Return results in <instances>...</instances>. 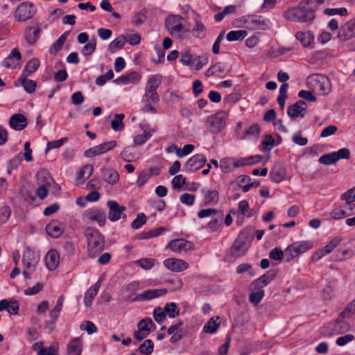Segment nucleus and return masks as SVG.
Segmentation results:
<instances>
[{"instance_id":"nucleus-26","label":"nucleus","mask_w":355,"mask_h":355,"mask_svg":"<svg viewBox=\"0 0 355 355\" xmlns=\"http://www.w3.org/2000/svg\"><path fill=\"white\" fill-rule=\"evenodd\" d=\"M277 272L275 270H270L266 274L261 276L259 279L252 283V287L262 288L267 286L272 279L275 278Z\"/></svg>"},{"instance_id":"nucleus-21","label":"nucleus","mask_w":355,"mask_h":355,"mask_svg":"<svg viewBox=\"0 0 355 355\" xmlns=\"http://www.w3.org/2000/svg\"><path fill=\"white\" fill-rule=\"evenodd\" d=\"M207 159L202 154H196L189 159L185 163L187 171L193 172L202 168L206 163Z\"/></svg>"},{"instance_id":"nucleus-42","label":"nucleus","mask_w":355,"mask_h":355,"mask_svg":"<svg viewBox=\"0 0 355 355\" xmlns=\"http://www.w3.org/2000/svg\"><path fill=\"white\" fill-rule=\"evenodd\" d=\"M292 50V48H282L280 46H272L267 53V55L271 58H275L282 55Z\"/></svg>"},{"instance_id":"nucleus-18","label":"nucleus","mask_w":355,"mask_h":355,"mask_svg":"<svg viewBox=\"0 0 355 355\" xmlns=\"http://www.w3.org/2000/svg\"><path fill=\"white\" fill-rule=\"evenodd\" d=\"M306 103L300 100L294 104L289 105L287 108V114L292 119L304 117L306 114Z\"/></svg>"},{"instance_id":"nucleus-32","label":"nucleus","mask_w":355,"mask_h":355,"mask_svg":"<svg viewBox=\"0 0 355 355\" xmlns=\"http://www.w3.org/2000/svg\"><path fill=\"white\" fill-rule=\"evenodd\" d=\"M286 175V171L280 164L275 165L270 172V176L274 182L279 183L282 182Z\"/></svg>"},{"instance_id":"nucleus-19","label":"nucleus","mask_w":355,"mask_h":355,"mask_svg":"<svg viewBox=\"0 0 355 355\" xmlns=\"http://www.w3.org/2000/svg\"><path fill=\"white\" fill-rule=\"evenodd\" d=\"M37 178L39 184H42V182L44 184H42L37 188L36 194L40 198L44 199L48 194V191L46 186L50 183L51 178L45 171L38 172L37 174Z\"/></svg>"},{"instance_id":"nucleus-53","label":"nucleus","mask_w":355,"mask_h":355,"mask_svg":"<svg viewBox=\"0 0 355 355\" xmlns=\"http://www.w3.org/2000/svg\"><path fill=\"white\" fill-rule=\"evenodd\" d=\"M135 148L128 146L125 148L121 153V157L127 162H130L135 159Z\"/></svg>"},{"instance_id":"nucleus-55","label":"nucleus","mask_w":355,"mask_h":355,"mask_svg":"<svg viewBox=\"0 0 355 355\" xmlns=\"http://www.w3.org/2000/svg\"><path fill=\"white\" fill-rule=\"evenodd\" d=\"M155 261V259L152 258H142L137 260L135 264L145 270H148L154 266Z\"/></svg>"},{"instance_id":"nucleus-57","label":"nucleus","mask_w":355,"mask_h":355,"mask_svg":"<svg viewBox=\"0 0 355 355\" xmlns=\"http://www.w3.org/2000/svg\"><path fill=\"white\" fill-rule=\"evenodd\" d=\"M324 13L328 16H334L336 15H339L340 16H347L348 15L347 10L345 8H325L324 10Z\"/></svg>"},{"instance_id":"nucleus-16","label":"nucleus","mask_w":355,"mask_h":355,"mask_svg":"<svg viewBox=\"0 0 355 355\" xmlns=\"http://www.w3.org/2000/svg\"><path fill=\"white\" fill-rule=\"evenodd\" d=\"M193 243L183 239H174L171 241L167 247L172 251L177 253L187 252L193 248Z\"/></svg>"},{"instance_id":"nucleus-50","label":"nucleus","mask_w":355,"mask_h":355,"mask_svg":"<svg viewBox=\"0 0 355 355\" xmlns=\"http://www.w3.org/2000/svg\"><path fill=\"white\" fill-rule=\"evenodd\" d=\"M154 345L151 340H146L139 347V351L144 355H149L153 352Z\"/></svg>"},{"instance_id":"nucleus-23","label":"nucleus","mask_w":355,"mask_h":355,"mask_svg":"<svg viewBox=\"0 0 355 355\" xmlns=\"http://www.w3.org/2000/svg\"><path fill=\"white\" fill-rule=\"evenodd\" d=\"M166 268L173 272H182L188 268L189 265L182 259L170 258L164 261Z\"/></svg>"},{"instance_id":"nucleus-30","label":"nucleus","mask_w":355,"mask_h":355,"mask_svg":"<svg viewBox=\"0 0 355 355\" xmlns=\"http://www.w3.org/2000/svg\"><path fill=\"white\" fill-rule=\"evenodd\" d=\"M46 266L49 270H55L59 263V254L55 250H51L45 257Z\"/></svg>"},{"instance_id":"nucleus-25","label":"nucleus","mask_w":355,"mask_h":355,"mask_svg":"<svg viewBox=\"0 0 355 355\" xmlns=\"http://www.w3.org/2000/svg\"><path fill=\"white\" fill-rule=\"evenodd\" d=\"M10 126L16 130H21L27 125L26 118L21 114H15L9 121Z\"/></svg>"},{"instance_id":"nucleus-44","label":"nucleus","mask_w":355,"mask_h":355,"mask_svg":"<svg viewBox=\"0 0 355 355\" xmlns=\"http://www.w3.org/2000/svg\"><path fill=\"white\" fill-rule=\"evenodd\" d=\"M138 73L136 71H132L116 78L114 82L117 84L127 85L128 83H134L138 79Z\"/></svg>"},{"instance_id":"nucleus-10","label":"nucleus","mask_w":355,"mask_h":355,"mask_svg":"<svg viewBox=\"0 0 355 355\" xmlns=\"http://www.w3.org/2000/svg\"><path fill=\"white\" fill-rule=\"evenodd\" d=\"M286 16L288 19L292 21H297L300 22H305L312 20L315 17L313 11L300 3L299 6L293 10H288Z\"/></svg>"},{"instance_id":"nucleus-13","label":"nucleus","mask_w":355,"mask_h":355,"mask_svg":"<svg viewBox=\"0 0 355 355\" xmlns=\"http://www.w3.org/2000/svg\"><path fill=\"white\" fill-rule=\"evenodd\" d=\"M168 291L166 288H159V289H149L146 290L142 293L136 295L130 300V297L127 299V301L132 302H142L148 301L153 299L163 296L167 293Z\"/></svg>"},{"instance_id":"nucleus-22","label":"nucleus","mask_w":355,"mask_h":355,"mask_svg":"<svg viewBox=\"0 0 355 355\" xmlns=\"http://www.w3.org/2000/svg\"><path fill=\"white\" fill-rule=\"evenodd\" d=\"M85 216L91 221H96L100 226H103L106 223V214L99 208H93L86 211Z\"/></svg>"},{"instance_id":"nucleus-39","label":"nucleus","mask_w":355,"mask_h":355,"mask_svg":"<svg viewBox=\"0 0 355 355\" xmlns=\"http://www.w3.org/2000/svg\"><path fill=\"white\" fill-rule=\"evenodd\" d=\"M40 64V60L37 58H32L27 62L21 75H26V76H31L37 70Z\"/></svg>"},{"instance_id":"nucleus-34","label":"nucleus","mask_w":355,"mask_h":355,"mask_svg":"<svg viewBox=\"0 0 355 355\" xmlns=\"http://www.w3.org/2000/svg\"><path fill=\"white\" fill-rule=\"evenodd\" d=\"M82 348L81 339L75 338L70 340L67 345V355H80Z\"/></svg>"},{"instance_id":"nucleus-27","label":"nucleus","mask_w":355,"mask_h":355,"mask_svg":"<svg viewBox=\"0 0 355 355\" xmlns=\"http://www.w3.org/2000/svg\"><path fill=\"white\" fill-rule=\"evenodd\" d=\"M102 176L103 180L110 184H115L119 180V173L111 168H103Z\"/></svg>"},{"instance_id":"nucleus-43","label":"nucleus","mask_w":355,"mask_h":355,"mask_svg":"<svg viewBox=\"0 0 355 355\" xmlns=\"http://www.w3.org/2000/svg\"><path fill=\"white\" fill-rule=\"evenodd\" d=\"M190 35L197 38H203L206 35V28L200 21L196 20L195 26L190 30Z\"/></svg>"},{"instance_id":"nucleus-7","label":"nucleus","mask_w":355,"mask_h":355,"mask_svg":"<svg viewBox=\"0 0 355 355\" xmlns=\"http://www.w3.org/2000/svg\"><path fill=\"white\" fill-rule=\"evenodd\" d=\"M228 116V112L220 110L208 116L205 121L206 129L213 134L220 132L226 125V119Z\"/></svg>"},{"instance_id":"nucleus-11","label":"nucleus","mask_w":355,"mask_h":355,"mask_svg":"<svg viewBox=\"0 0 355 355\" xmlns=\"http://www.w3.org/2000/svg\"><path fill=\"white\" fill-rule=\"evenodd\" d=\"M183 65L189 66L191 69L200 70L208 63L209 59L206 55L201 56H193L189 52L182 53L180 59Z\"/></svg>"},{"instance_id":"nucleus-3","label":"nucleus","mask_w":355,"mask_h":355,"mask_svg":"<svg viewBox=\"0 0 355 355\" xmlns=\"http://www.w3.org/2000/svg\"><path fill=\"white\" fill-rule=\"evenodd\" d=\"M254 239L253 230L250 227L243 230L234 241L230 254L232 257H239L245 254Z\"/></svg>"},{"instance_id":"nucleus-40","label":"nucleus","mask_w":355,"mask_h":355,"mask_svg":"<svg viewBox=\"0 0 355 355\" xmlns=\"http://www.w3.org/2000/svg\"><path fill=\"white\" fill-rule=\"evenodd\" d=\"M40 30L38 27H31L26 31V39L29 44H33L37 42Z\"/></svg>"},{"instance_id":"nucleus-24","label":"nucleus","mask_w":355,"mask_h":355,"mask_svg":"<svg viewBox=\"0 0 355 355\" xmlns=\"http://www.w3.org/2000/svg\"><path fill=\"white\" fill-rule=\"evenodd\" d=\"M46 232L53 238H59L64 232V225L57 220H53L46 225Z\"/></svg>"},{"instance_id":"nucleus-35","label":"nucleus","mask_w":355,"mask_h":355,"mask_svg":"<svg viewBox=\"0 0 355 355\" xmlns=\"http://www.w3.org/2000/svg\"><path fill=\"white\" fill-rule=\"evenodd\" d=\"M100 288V284L98 282L92 286H91L85 293L84 303L86 307L92 306V300L97 295Z\"/></svg>"},{"instance_id":"nucleus-15","label":"nucleus","mask_w":355,"mask_h":355,"mask_svg":"<svg viewBox=\"0 0 355 355\" xmlns=\"http://www.w3.org/2000/svg\"><path fill=\"white\" fill-rule=\"evenodd\" d=\"M338 37L341 42H345L355 37V17L341 26Z\"/></svg>"},{"instance_id":"nucleus-38","label":"nucleus","mask_w":355,"mask_h":355,"mask_svg":"<svg viewBox=\"0 0 355 355\" xmlns=\"http://www.w3.org/2000/svg\"><path fill=\"white\" fill-rule=\"evenodd\" d=\"M28 77L26 75H21L18 81L20 82L27 93L33 94L35 91L37 83L35 80L27 79Z\"/></svg>"},{"instance_id":"nucleus-48","label":"nucleus","mask_w":355,"mask_h":355,"mask_svg":"<svg viewBox=\"0 0 355 355\" xmlns=\"http://www.w3.org/2000/svg\"><path fill=\"white\" fill-rule=\"evenodd\" d=\"M163 309L165 311L166 315H168L171 318H174L179 315V309L174 302L166 304Z\"/></svg>"},{"instance_id":"nucleus-33","label":"nucleus","mask_w":355,"mask_h":355,"mask_svg":"<svg viewBox=\"0 0 355 355\" xmlns=\"http://www.w3.org/2000/svg\"><path fill=\"white\" fill-rule=\"evenodd\" d=\"M21 55L19 51L15 48L10 53L3 61V66L7 68L14 67L15 66V60H21Z\"/></svg>"},{"instance_id":"nucleus-59","label":"nucleus","mask_w":355,"mask_h":355,"mask_svg":"<svg viewBox=\"0 0 355 355\" xmlns=\"http://www.w3.org/2000/svg\"><path fill=\"white\" fill-rule=\"evenodd\" d=\"M220 322H217L214 318H211L204 326L203 329L205 332L214 334L216 331L219 327Z\"/></svg>"},{"instance_id":"nucleus-28","label":"nucleus","mask_w":355,"mask_h":355,"mask_svg":"<svg viewBox=\"0 0 355 355\" xmlns=\"http://www.w3.org/2000/svg\"><path fill=\"white\" fill-rule=\"evenodd\" d=\"M182 324L183 323L182 322H179L177 324L172 325L168 329V334L172 336L170 339V341L172 343H175L182 338L183 331L181 328Z\"/></svg>"},{"instance_id":"nucleus-5","label":"nucleus","mask_w":355,"mask_h":355,"mask_svg":"<svg viewBox=\"0 0 355 355\" xmlns=\"http://www.w3.org/2000/svg\"><path fill=\"white\" fill-rule=\"evenodd\" d=\"M345 317L339 314L337 319L330 321L320 329V334L324 337L346 333L350 329L349 324L345 320Z\"/></svg>"},{"instance_id":"nucleus-12","label":"nucleus","mask_w":355,"mask_h":355,"mask_svg":"<svg viewBox=\"0 0 355 355\" xmlns=\"http://www.w3.org/2000/svg\"><path fill=\"white\" fill-rule=\"evenodd\" d=\"M109 209L108 219L112 222H115L121 218H126V215L124 213L126 210L125 206H121L115 200H109L107 203Z\"/></svg>"},{"instance_id":"nucleus-1","label":"nucleus","mask_w":355,"mask_h":355,"mask_svg":"<svg viewBox=\"0 0 355 355\" xmlns=\"http://www.w3.org/2000/svg\"><path fill=\"white\" fill-rule=\"evenodd\" d=\"M84 234L87 239V254L90 258L97 257L105 249L104 236L95 228L87 227Z\"/></svg>"},{"instance_id":"nucleus-37","label":"nucleus","mask_w":355,"mask_h":355,"mask_svg":"<svg viewBox=\"0 0 355 355\" xmlns=\"http://www.w3.org/2000/svg\"><path fill=\"white\" fill-rule=\"evenodd\" d=\"M295 37L302 44H312L314 42V35L311 31H298Z\"/></svg>"},{"instance_id":"nucleus-64","label":"nucleus","mask_w":355,"mask_h":355,"mask_svg":"<svg viewBox=\"0 0 355 355\" xmlns=\"http://www.w3.org/2000/svg\"><path fill=\"white\" fill-rule=\"evenodd\" d=\"M355 312V299L352 300L349 304H347L346 308L340 314L341 317L345 318H350L352 314Z\"/></svg>"},{"instance_id":"nucleus-58","label":"nucleus","mask_w":355,"mask_h":355,"mask_svg":"<svg viewBox=\"0 0 355 355\" xmlns=\"http://www.w3.org/2000/svg\"><path fill=\"white\" fill-rule=\"evenodd\" d=\"M147 218L144 213H139L137 214L136 219H135L132 224L131 227L135 230L140 228L143 225L146 223Z\"/></svg>"},{"instance_id":"nucleus-20","label":"nucleus","mask_w":355,"mask_h":355,"mask_svg":"<svg viewBox=\"0 0 355 355\" xmlns=\"http://www.w3.org/2000/svg\"><path fill=\"white\" fill-rule=\"evenodd\" d=\"M141 36L138 33H125L114 39L110 44H139Z\"/></svg>"},{"instance_id":"nucleus-54","label":"nucleus","mask_w":355,"mask_h":355,"mask_svg":"<svg viewBox=\"0 0 355 355\" xmlns=\"http://www.w3.org/2000/svg\"><path fill=\"white\" fill-rule=\"evenodd\" d=\"M318 161L320 163L324 165L335 164L337 162L336 158V153L332 152L331 153L324 154L319 158Z\"/></svg>"},{"instance_id":"nucleus-51","label":"nucleus","mask_w":355,"mask_h":355,"mask_svg":"<svg viewBox=\"0 0 355 355\" xmlns=\"http://www.w3.org/2000/svg\"><path fill=\"white\" fill-rule=\"evenodd\" d=\"M261 144L263 152L270 151L275 145V139L271 135H266L263 139Z\"/></svg>"},{"instance_id":"nucleus-49","label":"nucleus","mask_w":355,"mask_h":355,"mask_svg":"<svg viewBox=\"0 0 355 355\" xmlns=\"http://www.w3.org/2000/svg\"><path fill=\"white\" fill-rule=\"evenodd\" d=\"M123 119H124V114H116L114 116V119L112 121V123H111L112 128L115 131H121L124 127V125L123 123Z\"/></svg>"},{"instance_id":"nucleus-47","label":"nucleus","mask_w":355,"mask_h":355,"mask_svg":"<svg viewBox=\"0 0 355 355\" xmlns=\"http://www.w3.org/2000/svg\"><path fill=\"white\" fill-rule=\"evenodd\" d=\"M171 46H155V51H156L158 58L155 59V58H153L151 59V61L156 64L162 63L164 60V56H165L164 50L168 49Z\"/></svg>"},{"instance_id":"nucleus-14","label":"nucleus","mask_w":355,"mask_h":355,"mask_svg":"<svg viewBox=\"0 0 355 355\" xmlns=\"http://www.w3.org/2000/svg\"><path fill=\"white\" fill-rule=\"evenodd\" d=\"M35 14L33 5L28 2L21 3L17 8L15 13V18L19 21H25L31 18Z\"/></svg>"},{"instance_id":"nucleus-17","label":"nucleus","mask_w":355,"mask_h":355,"mask_svg":"<svg viewBox=\"0 0 355 355\" xmlns=\"http://www.w3.org/2000/svg\"><path fill=\"white\" fill-rule=\"evenodd\" d=\"M153 321L150 318L142 319L137 324V331L134 334L135 338L141 341L146 338L150 332L149 326L153 324Z\"/></svg>"},{"instance_id":"nucleus-36","label":"nucleus","mask_w":355,"mask_h":355,"mask_svg":"<svg viewBox=\"0 0 355 355\" xmlns=\"http://www.w3.org/2000/svg\"><path fill=\"white\" fill-rule=\"evenodd\" d=\"M205 74L207 77L217 76L223 78L225 76V67L221 62H217L210 67Z\"/></svg>"},{"instance_id":"nucleus-61","label":"nucleus","mask_w":355,"mask_h":355,"mask_svg":"<svg viewBox=\"0 0 355 355\" xmlns=\"http://www.w3.org/2000/svg\"><path fill=\"white\" fill-rule=\"evenodd\" d=\"M330 216L333 219L338 220L346 218V215L343 208V205L335 207L331 211Z\"/></svg>"},{"instance_id":"nucleus-52","label":"nucleus","mask_w":355,"mask_h":355,"mask_svg":"<svg viewBox=\"0 0 355 355\" xmlns=\"http://www.w3.org/2000/svg\"><path fill=\"white\" fill-rule=\"evenodd\" d=\"M223 212L222 211H219L217 212V218H214L208 223V227L211 231H216L218 229L223 222Z\"/></svg>"},{"instance_id":"nucleus-6","label":"nucleus","mask_w":355,"mask_h":355,"mask_svg":"<svg viewBox=\"0 0 355 355\" xmlns=\"http://www.w3.org/2000/svg\"><path fill=\"white\" fill-rule=\"evenodd\" d=\"M234 25L237 27L248 30H266L268 28V21L259 15H245L234 21Z\"/></svg>"},{"instance_id":"nucleus-63","label":"nucleus","mask_w":355,"mask_h":355,"mask_svg":"<svg viewBox=\"0 0 355 355\" xmlns=\"http://www.w3.org/2000/svg\"><path fill=\"white\" fill-rule=\"evenodd\" d=\"M151 131L144 130L143 134L138 135L135 137L134 142L136 145H142L151 137Z\"/></svg>"},{"instance_id":"nucleus-9","label":"nucleus","mask_w":355,"mask_h":355,"mask_svg":"<svg viewBox=\"0 0 355 355\" xmlns=\"http://www.w3.org/2000/svg\"><path fill=\"white\" fill-rule=\"evenodd\" d=\"M313 244L310 241H303L294 242L289 245L285 250V256L286 261H290L301 254L304 253L309 249H311Z\"/></svg>"},{"instance_id":"nucleus-4","label":"nucleus","mask_w":355,"mask_h":355,"mask_svg":"<svg viewBox=\"0 0 355 355\" xmlns=\"http://www.w3.org/2000/svg\"><path fill=\"white\" fill-rule=\"evenodd\" d=\"M306 84L309 89L318 95L324 96L331 91V83L328 77L320 74L308 76Z\"/></svg>"},{"instance_id":"nucleus-62","label":"nucleus","mask_w":355,"mask_h":355,"mask_svg":"<svg viewBox=\"0 0 355 355\" xmlns=\"http://www.w3.org/2000/svg\"><path fill=\"white\" fill-rule=\"evenodd\" d=\"M340 199L345 202H355V186L352 189L347 190L340 196Z\"/></svg>"},{"instance_id":"nucleus-60","label":"nucleus","mask_w":355,"mask_h":355,"mask_svg":"<svg viewBox=\"0 0 355 355\" xmlns=\"http://www.w3.org/2000/svg\"><path fill=\"white\" fill-rule=\"evenodd\" d=\"M260 126L257 123L251 125L245 132V137H253L257 139L260 134Z\"/></svg>"},{"instance_id":"nucleus-31","label":"nucleus","mask_w":355,"mask_h":355,"mask_svg":"<svg viewBox=\"0 0 355 355\" xmlns=\"http://www.w3.org/2000/svg\"><path fill=\"white\" fill-rule=\"evenodd\" d=\"M251 293L249 295V301L254 304V306H257L264 296V291L259 287H252V284L250 285Z\"/></svg>"},{"instance_id":"nucleus-56","label":"nucleus","mask_w":355,"mask_h":355,"mask_svg":"<svg viewBox=\"0 0 355 355\" xmlns=\"http://www.w3.org/2000/svg\"><path fill=\"white\" fill-rule=\"evenodd\" d=\"M126 292L129 293L130 295L127 296L126 300L130 297V300L132 299V295L135 294L140 289V284L139 282H132L123 288Z\"/></svg>"},{"instance_id":"nucleus-8","label":"nucleus","mask_w":355,"mask_h":355,"mask_svg":"<svg viewBox=\"0 0 355 355\" xmlns=\"http://www.w3.org/2000/svg\"><path fill=\"white\" fill-rule=\"evenodd\" d=\"M40 261V255L27 248L22 256V263L24 265L23 275L26 279H30L31 274L35 270L36 266Z\"/></svg>"},{"instance_id":"nucleus-2","label":"nucleus","mask_w":355,"mask_h":355,"mask_svg":"<svg viewBox=\"0 0 355 355\" xmlns=\"http://www.w3.org/2000/svg\"><path fill=\"white\" fill-rule=\"evenodd\" d=\"M166 27L171 35L183 39L190 35V29L186 26L184 19L179 15H171L165 21Z\"/></svg>"},{"instance_id":"nucleus-41","label":"nucleus","mask_w":355,"mask_h":355,"mask_svg":"<svg viewBox=\"0 0 355 355\" xmlns=\"http://www.w3.org/2000/svg\"><path fill=\"white\" fill-rule=\"evenodd\" d=\"M93 171H94V168H93L92 165H91V164L85 165L81 168V170L80 171V172L78 173V174L77 175V178H76L77 183L80 184L79 181L80 180L88 179L92 175ZM83 182H84V180L80 182V184H82Z\"/></svg>"},{"instance_id":"nucleus-46","label":"nucleus","mask_w":355,"mask_h":355,"mask_svg":"<svg viewBox=\"0 0 355 355\" xmlns=\"http://www.w3.org/2000/svg\"><path fill=\"white\" fill-rule=\"evenodd\" d=\"M248 35L245 30L232 31L227 35V40L229 42L241 41Z\"/></svg>"},{"instance_id":"nucleus-29","label":"nucleus","mask_w":355,"mask_h":355,"mask_svg":"<svg viewBox=\"0 0 355 355\" xmlns=\"http://www.w3.org/2000/svg\"><path fill=\"white\" fill-rule=\"evenodd\" d=\"M201 191L204 195L205 205H214L218 202L219 194L216 190H209L203 188Z\"/></svg>"},{"instance_id":"nucleus-45","label":"nucleus","mask_w":355,"mask_h":355,"mask_svg":"<svg viewBox=\"0 0 355 355\" xmlns=\"http://www.w3.org/2000/svg\"><path fill=\"white\" fill-rule=\"evenodd\" d=\"M162 76L161 75H154L150 77L147 83L146 90L157 91L162 83Z\"/></svg>"}]
</instances>
